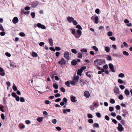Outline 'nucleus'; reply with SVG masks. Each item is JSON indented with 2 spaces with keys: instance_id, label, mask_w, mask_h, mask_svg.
<instances>
[{
  "instance_id": "obj_1",
  "label": "nucleus",
  "mask_w": 132,
  "mask_h": 132,
  "mask_svg": "<svg viewBox=\"0 0 132 132\" xmlns=\"http://www.w3.org/2000/svg\"><path fill=\"white\" fill-rule=\"evenodd\" d=\"M70 30L72 34L74 35L76 39L79 38H80L82 32L81 30L79 29H78L77 30V34L76 33L75 29L73 28H70Z\"/></svg>"
},
{
  "instance_id": "obj_2",
  "label": "nucleus",
  "mask_w": 132,
  "mask_h": 132,
  "mask_svg": "<svg viewBox=\"0 0 132 132\" xmlns=\"http://www.w3.org/2000/svg\"><path fill=\"white\" fill-rule=\"evenodd\" d=\"M103 63V60L99 59L95 60L94 61V63L96 66L97 65H100Z\"/></svg>"
},
{
  "instance_id": "obj_3",
  "label": "nucleus",
  "mask_w": 132,
  "mask_h": 132,
  "mask_svg": "<svg viewBox=\"0 0 132 132\" xmlns=\"http://www.w3.org/2000/svg\"><path fill=\"white\" fill-rule=\"evenodd\" d=\"M92 20L94 21L95 23L96 24L98 23V18L97 16H96L95 17L94 16H93L91 17Z\"/></svg>"
},
{
  "instance_id": "obj_4",
  "label": "nucleus",
  "mask_w": 132,
  "mask_h": 132,
  "mask_svg": "<svg viewBox=\"0 0 132 132\" xmlns=\"http://www.w3.org/2000/svg\"><path fill=\"white\" fill-rule=\"evenodd\" d=\"M65 63L66 61L63 58H62L61 60L58 62V63L61 65L65 64Z\"/></svg>"
},
{
  "instance_id": "obj_5",
  "label": "nucleus",
  "mask_w": 132,
  "mask_h": 132,
  "mask_svg": "<svg viewBox=\"0 0 132 132\" xmlns=\"http://www.w3.org/2000/svg\"><path fill=\"white\" fill-rule=\"evenodd\" d=\"M109 67L111 71L113 72H114L115 70L114 68L113 65L111 63L109 64Z\"/></svg>"
},
{
  "instance_id": "obj_6",
  "label": "nucleus",
  "mask_w": 132,
  "mask_h": 132,
  "mask_svg": "<svg viewBox=\"0 0 132 132\" xmlns=\"http://www.w3.org/2000/svg\"><path fill=\"white\" fill-rule=\"evenodd\" d=\"M85 96L87 98H88L90 96V94L88 91H86L84 93Z\"/></svg>"
},
{
  "instance_id": "obj_7",
  "label": "nucleus",
  "mask_w": 132,
  "mask_h": 132,
  "mask_svg": "<svg viewBox=\"0 0 132 132\" xmlns=\"http://www.w3.org/2000/svg\"><path fill=\"white\" fill-rule=\"evenodd\" d=\"M123 127H122L121 124L120 123H119L118 127V130L120 131H122L123 130Z\"/></svg>"
},
{
  "instance_id": "obj_8",
  "label": "nucleus",
  "mask_w": 132,
  "mask_h": 132,
  "mask_svg": "<svg viewBox=\"0 0 132 132\" xmlns=\"http://www.w3.org/2000/svg\"><path fill=\"white\" fill-rule=\"evenodd\" d=\"M79 82L82 86H83L86 84L85 80L83 79H81Z\"/></svg>"
},
{
  "instance_id": "obj_9",
  "label": "nucleus",
  "mask_w": 132,
  "mask_h": 132,
  "mask_svg": "<svg viewBox=\"0 0 132 132\" xmlns=\"http://www.w3.org/2000/svg\"><path fill=\"white\" fill-rule=\"evenodd\" d=\"M69 53L68 52H65L64 54V57L65 59L69 60Z\"/></svg>"
},
{
  "instance_id": "obj_10",
  "label": "nucleus",
  "mask_w": 132,
  "mask_h": 132,
  "mask_svg": "<svg viewBox=\"0 0 132 132\" xmlns=\"http://www.w3.org/2000/svg\"><path fill=\"white\" fill-rule=\"evenodd\" d=\"M114 92L116 94H118L119 93V89L118 87L115 86L114 89Z\"/></svg>"
},
{
  "instance_id": "obj_11",
  "label": "nucleus",
  "mask_w": 132,
  "mask_h": 132,
  "mask_svg": "<svg viewBox=\"0 0 132 132\" xmlns=\"http://www.w3.org/2000/svg\"><path fill=\"white\" fill-rule=\"evenodd\" d=\"M38 3L39 2L38 1H35L31 4V6L32 7H35L37 6Z\"/></svg>"
},
{
  "instance_id": "obj_12",
  "label": "nucleus",
  "mask_w": 132,
  "mask_h": 132,
  "mask_svg": "<svg viewBox=\"0 0 132 132\" xmlns=\"http://www.w3.org/2000/svg\"><path fill=\"white\" fill-rule=\"evenodd\" d=\"M19 20L18 18L16 17H15L13 18L12 21L13 23L14 24H16L18 22Z\"/></svg>"
},
{
  "instance_id": "obj_13",
  "label": "nucleus",
  "mask_w": 132,
  "mask_h": 132,
  "mask_svg": "<svg viewBox=\"0 0 132 132\" xmlns=\"http://www.w3.org/2000/svg\"><path fill=\"white\" fill-rule=\"evenodd\" d=\"M67 20L68 21L71 23L73 21L74 19L72 17H71L70 16H68L67 18Z\"/></svg>"
},
{
  "instance_id": "obj_14",
  "label": "nucleus",
  "mask_w": 132,
  "mask_h": 132,
  "mask_svg": "<svg viewBox=\"0 0 132 132\" xmlns=\"http://www.w3.org/2000/svg\"><path fill=\"white\" fill-rule=\"evenodd\" d=\"M124 93L126 96H128L129 95L130 92L129 90L127 89H126L124 91Z\"/></svg>"
},
{
  "instance_id": "obj_15",
  "label": "nucleus",
  "mask_w": 132,
  "mask_h": 132,
  "mask_svg": "<svg viewBox=\"0 0 132 132\" xmlns=\"http://www.w3.org/2000/svg\"><path fill=\"white\" fill-rule=\"evenodd\" d=\"M50 45L52 46H53V40L51 38H49L48 39Z\"/></svg>"
},
{
  "instance_id": "obj_16",
  "label": "nucleus",
  "mask_w": 132,
  "mask_h": 132,
  "mask_svg": "<svg viewBox=\"0 0 132 132\" xmlns=\"http://www.w3.org/2000/svg\"><path fill=\"white\" fill-rule=\"evenodd\" d=\"M63 113L64 114L66 113L67 112H70L71 111V110L70 109H62Z\"/></svg>"
},
{
  "instance_id": "obj_17",
  "label": "nucleus",
  "mask_w": 132,
  "mask_h": 132,
  "mask_svg": "<svg viewBox=\"0 0 132 132\" xmlns=\"http://www.w3.org/2000/svg\"><path fill=\"white\" fill-rule=\"evenodd\" d=\"M70 98L72 102H76V101L75 100L76 97H75L74 96H71Z\"/></svg>"
},
{
  "instance_id": "obj_18",
  "label": "nucleus",
  "mask_w": 132,
  "mask_h": 132,
  "mask_svg": "<svg viewBox=\"0 0 132 132\" xmlns=\"http://www.w3.org/2000/svg\"><path fill=\"white\" fill-rule=\"evenodd\" d=\"M79 76H78L77 75L76 77L75 76H74L73 77V79L74 80L76 81L77 83L78 82V79H79Z\"/></svg>"
},
{
  "instance_id": "obj_19",
  "label": "nucleus",
  "mask_w": 132,
  "mask_h": 132,
  "mask_svg": "<svg viewBox=\"0 0 132 132\" xmlns=\"http://www.w3.org/2000/svg\"><path fill=\"white\" fill-rule=\"evenodd\" d=\"M77 82L73 79L71 81H70V84H71L73 86H74L77 84Z\"/></svg>"
},
{
  "instance_id": "obj_20",
  "label": "nucleus",
  "mask_w": 132,
  "mask_h": 132,
  "mask_svg": "<svg viewBox=\"0 0 132 132\" xmlns=\"http://www.w3.org/2000/svg\"><path fill=\"white\" fill-rule=\"evenodd\" d=\"M71 63L72 65H75L77 64V61L76 60H73L71 61Z\"/></svg>"
},
{
  "instance_id": "obj_21",
  "label": "nucleus",
  "mask_w": 132,
  "mask_h": 132,
  "mask_svg": "<svg viewBox=\"0 0 132 132\" xmlns=\"http://www.w3.org/2000/svg\"><path fill=\"white\" fill-rule=\"evenodd\" d=\"M82 72L81 71L80 69H78L77 71V74L78 75L81 76L82 75L81 73Z\"/></svg>"
},
{
  "instance_id": "obj_22",
  "label": "nucleus",
  "mask_w": 132,
  "mask_h": 132,
  "mask_svg": "<svg viewBox=\"0 0 132 132\" xmlns=\"http://www.w3.org/2000/svg\"><path fill=\"white\" fill-rule=\"evenodd\" d=\"M118 82L120 84H123V85H125V82H123L122 80L120 79H119L118 80Z\"/></svg>"
},
{
  "instance_id": "obj_23",
  "label": "nucleus",
  "mask_w": 132,
  "mask_h": 132,
  "mask_svg": "<svg viewBox=\"0 0 132 132\" xmlns=\"http://www.w3.org/2000/svg\"><path fill=\"white\" fill-rule=\"evenodd\" d=\"M105 50L107 52L109 53L110 52V48L108 46L106 47L105 48Z\"/></svg>"
},
{
  "instance_id": "obj_24",
  "label": "nucleus",
  "mask_w": 132,
  "mask_h": 132,
  "mask_svg": "<svg viewBox=\"0 0 132 132\" xmlns=\"http://www.w3.org/2000/svg\"><path fill=\"white\" fill-rule=\"evenodd\" d=\"M91 72L90 71L87 72L86 73V75L88 77L90 78L91 77Z\"/></svg>"
},
{
  "instance_id": "obj_25",
  "label": "nucleus",
  "mask_w": 132,
  "mask_h": 132,
  "mask_svg": "<svg viewBox=\"0 0 132 132\" xmlns=\"http://www.w3.org/2000/svg\"><path fill=\"white\" fill-rule=\"evenodd\" d=\"M43 119V117H39L37 118V120L39 122H40L42 121Z\"/></svg>"
},
{
  "instance_id": "obj_26",
  "label": "nucleus",
  "mask_w": 132,
  "mask_h": 132,
  "mask_svg": "<svg viewBox=\"0 0 132 132\" xmlns=\"http://www.w3.org/2000/svg\"><path fill=\"white\" fill-rule=\"evenodd\" d=\"M53 86L54 88L56 89H57L58 88V85L55 83H54L53 84Z\"/></svg>"
},
{
  "instance_id": "obj_27",
  "label": "nucleus",
  "mask_w": 132,
  "mask_h": 132,
  "mask_svg": "<svg viewBox=\"0 0 132 132\" xmlns=\"http://www.w3.org/2000/svg\"><path fill=\"white\" fill-rule=\"evenodd\" d=\"M32 56L33 57H36L37 56V54L35 52H33L31 54Z\"/></svg>"
},
{
  "instance_id": "obj_28",
  "label": "nucleus",
  "mask_w": 132,
  "mask_h": 132,
  "mask_svg": "<svg viewBox=\"0 0 132 132\" xmlns=\"http://www.w3.org/2000/svg\"><path fill=\"white\" fill-rule=\"evenodd\" d=\"M13 86L12 87L13 89V90L14 91H16L17 90V88L16 87L15 85V84L14 83L13 84Z\"/></svg>"
},
{
  "instance_id": "obj_29",
  "label": "nucleus",
  "mask_w": 132,
  "mask_h": 132,
  "mask_svg": "<svg viewBox=\"0 0 132 132\" xmlns=\"http://www.w3.org/2000/svg\"><path fill=\"white\" fill-rule=\"evenodd\" d=\"M93 126L94 127L99 128V125L97 123H94L93 124Z\"/></svg>"
},
{
  "instance_id": "obj_30",
  "label": "nucleus",
  "mask_w": 132,
  "mask_h": 132,
  "mask_svg": "<svg viewBox=\"0 0 132 132\" xmlns=\"http://www.w3.org/2000/svg\"><path fill=\"white\" fill-rule=\"evenodd\" d=\"M118 76L120 77L123 78L125 77V75L123 73H121L119 74Z\"/></svg>"
},
{
  "instance_id": "obj_31",
  "label": "nucleus",
  "mask_w": 132,
  "mask_h": 132,
  "mask_svg": "<svg viewBox=\"0 0 132 132\" xmlns=\"http://www.w3.org/2000/svg\"><path fill=\"white\" fill-rule=\"evenodd\" d=\"M76 28H77L79 29H78L79 30L80 29L82 30V28L81 27V26L79 24H78L76 26Z\"/></svg>"
},
{
  "instance_id": "obj_32",
  "label": "nucleus",
  "mask_w": 132,
  "mask_h": 132,
  "mask_svg": "<svg viewBox=\"0 0 132 132\" xmlns=\"http://www.w3.org/2000/svg\"><path fill=\"white\" fill-rule=\"evenodd\" d=\"M87 117L89 118H93V116L91 114L89 113L87 114Z\"/></svg>"
},
{
  "instance_id": "obj_33",
  "label": "nucleus",
  "mask_w": 132,
  "mask_h": 132,
  "mask_svg": "<svg viewBox=\"0 0 132 132\" xmlns=\"http://www.w3.org/2000/svg\"><path fill=\"white\" fill-rule=\"evenodd\" d=\"M78 56L79 58L81 59L82 57V54L80 53H79L78 54Z\"/></svg>"
},
{
  "instance_id": "obj_34",
  "label": "nucleus",
  "mask_w": 132,
  "mask_h": 132,
  "mask_svg": "<svg viewBox=\"0 0 132 132\" xmlns=\"http://www.w3.org/2000/svg\"><path fill=\"white\" fill-rule=\"evenodd\" d=\"M92 48L96 52L98 51V48L95 46H93Z\"/></svg>"
},
{
  "instance_id": "obj_35",
  "label": "nucleus",
  "mask_w": 132,
  "mask_h": 132,
  "mask_svg": "<svg viewBox=\"0 0 132 132\" xmlns=\"http://www.w3.org/2000/svg\"><path fill=\"white\" fill-rule=\"evenodd\" d=\"M40 24V25L41 26L40 28L42 29H46V27L44 25L42 24Z\"/></svg>"
},
{
  "instance_id": "obj_36",
  "label": "nucleus",
  "mask_w": 132,
  "mask_h": 132,
  "mask_svg": "<svg viewBox=\"0 0 132 132\" xmlns=\"http://www.w3.org/2000/svg\"><path fill=\"white\" fill-rule=\"evenodd\" d=\"M106 59L108 61H111V60L112 58L110 56L108 55L107 56Z\"/></svg>"
},
{
  "instance_id": "obj_37",
  "label": "nucleus",
  "mask_w": 132,
  "mask_h": 132,
  "mask_svg": "<svg viewBox=\"0 0 132 132\" xmlns=\"http://www.w3.org/2000/svg\"><path fill=\"white\" fill-rule=\"evenodd\" d=\"M123 54L126 56H128L129 55L128 53L125 51H124L123 52Z\"/></svg>"
},
{
  "instance_id": "obj_38",
  "label": "nucleus",
  "mask_w": 132,
  "mask_h": 132,
  "mask_svg": "<svg viewBox=\"0 0 132 132\" xmlns=\"http://www.w3.org/2000/svg\"><path fill=\"white\" fill-rule=\"evenodd\" d=\"M70 82L68 81H67V82H65V84L68 87H70Z\"/></svg>"
},
{
  "instance_id": "obj_39",
  "label": "nucleus",
  "mask_w": 132,
  "mask_h": 132,
  "mask_svg": "<svg viewBox=\"0 0 132 132\" xmlns=\"http://www.w3.org/2000/svg\"><path fill=\"white\" fill-rule=\"evenodd\" d=\"M123 96L122 95H120L118 97V98L120 100H122L123 99Z\"/></svg>"
},
{
  "instance_id": "obj_40",
  "label": "nucleus",
  "mask_w": 132,
  "mask_h": 132,
  "mask_svg": "<svg viewBox=\"0 0 132 132\" xmlns=\"http://www.w3.org/2000/svg\"><path fill=\"white\" fill-rule=\"evenodd\" d=\"M71 51L72 53L74 54H76L77 53V52L76 50L74 49H72L71 50Z\"/></svg>"
},
{
  "instance_id": "obj_41",
  "label": "nucleus",
  "mask_w": 132,
  "mask_h": 132,
  "mask_svg": "<svg viewBox=\"0 0 132 132\" xmlns=\"http://www.w3.org/2000/svg\"><path fill=\"white\" fill-rule=\"evenodd\" d=\"M86 68V66H84L82 67L80 69V70L81 71L83 72V71L85 70Z\"/></svg>"
},
{
  "instance_id": "obj_42",
  "label": "nucleus",
  "mask_w": 132,
  "mask_h": 132,
  "mask_svg": "<svg viewBox=\"0 0 132 132\" xmlns=\"http://www.w3.org/2000/svg\"><path fill=\"white\" fill-rule=\"evenodd\" d=\"M112 33L111 31H109L108 32L107 35L109 36H110L112 35Z\"/></svg>"
},
{
  "instance_id": "obj_43",
  "label": "nucleus",
  "mask_w": 132,
  "mask_h": 132,
  "mask_svg": "<svg viewBox=\"0 0 132 132\" xmlns=\"http://www.w3.org/2000/svg\"><path fill=\"white\" fill-rule=\"evenodd\" d=\"M19 35L21 37H24L25 36V34L23 32H21L19 33Z\"/></svg>"
},
{
  "instance_id": "obj_44",
  "label": "nucleus",
  "mask_w": 132,
  "mask_h": 132,
  "mask_svg": "<svg viewBox=\"0 0 132 132\" xmlns=\"http://www.w3.org/2000/svg\"><path fill=\"white\" fill-rule=\"evenodd\" d=\"M119 87L120 88H121V89L122 90L123 89L125 88V86L122 85H119Z\"/></svg>"
},
{
  "instance_id": "obj_45",
  "label": "nucleus",
  "mask_w": 132,
  "mask_h": 132,
  "mask_svg": "<svg viewBox=\"0 0 132 132\" xmlns=\"http://www.w3.org/2000/svg\"><path fill=\"white\" fill-rule=\"evenodd\" d=\"M113 55L116 57H121V55L120 54H113Z\"/></svg>"
},
{
  "instance_id": "obj_46",
  "label": "nucleus",
  "mask_w": 132,
  "mask_h": 132,
  "mask_svg": "<svg viewBox=\"0 0 132 132\" xmlns=\"http://www.w3.org/2000/svg\"><path fill=\"white\" fill-rule=\"evenodd\" d=\"M110 102L111 103L113 104L115 103V101L114 99H112L110 100Z\"/></svg>"
},
{
  "instance_id": "obj_47",
  "label": "nucleus",
  "mask_w": 132,
  "mask_h": 132,
  "mask_svg": "<svg viewBox=\"0 0 132 132\" xmlns=\"http://www.w3.org/2000/svg\"><path fill=\"white\" fill-rule=\"evenodd\" d=\"M60 90L62 92L64 93L65 90V89L63 87H61L60 88Z\"/></svg>"
},
{
  "instance_id": "obj_48",
  "label": "nucleus",
  "mask_w": 132,
  "mask_h": 132,
  "mask_svg": "<svg viewBox=\"0 0 132 132\" xmlns=\"http://www.w3.org/2000/svg\"><path fill=\"white\" fill-rule=\"evenodd\" d=\"M31 15L32 16V18H34L35 17V13L34 12H32L31 13Z\"/></svg>"
},
{
  "instance_id": "obj_49",
  "label": "nucleus",
  "mask_w": 132,
  "mask_h": 132,
  "mask_svg": "<svg viewBox=\"0 0 132 132\" xmlns=\"http://www.w3.org/2000/svg\"><path fill=\"white\" fill-rule=\"evenodd\" d=\"M116 118L119 120H120L121 119V117L120 116L118 115L117 116Z\"/></svg>"
},
{
  "instance_id": "obj_50",
  "label": "nucleus",
  "mask_w": 132,
  "mask_h": 132,
  "mask_svg": "<svg viewBox=\"0 0 132 132\" xmlns=\"http://www.w3.org/2000/svg\"><path fill=\"white\" fill-rule=\"evenodd\" d=\"M93 120L92 119H90L88 120V122L90 123H92L93 122Z\"/></svg>"
},
{
  "instance_id": "obj_51",
  "label": "nucleus",
  "mask_w": 132,
  "mask_h": 132,
  "mask_svg": "<svg viewBox=\"0 0 132 132\" xmlns=\"http://www.w3.org/2000/svg\"><path fill=\"white\" fill-rule=\"evenodd\" d=\"M0 30L3 31L4 30L2 25L1 24H0Z\"/></svg>"
},
{
  "instance_id": "obj_52",
  "label": "nucleus",
  "mask_w": 132,
  "mask_h": 132,
  "mask_svg": "<svg viewBox=\"0 0 132 132\" xmlns=\"http://www.w3.org/2000/svg\"><path fill=\"white\" fill-rule=\"evenodd\" d=\"M113 109H114V108L110 106L109 108V110L110 112H112V111H113Z\"/></svg>"
},
{
  "instance_id": "obj_53",
  "label": "nucleus",
  "mask_w": 132,
  "mask_h": 132,
  "mask_svg": "<svg viewBox=\"0 0 132 132\" xmlns=\"http://www.w3.org/2000/svg\"><path fill=\"white\" fill-rule=\"evenodd\" d=\"M103 68L105 69H107L108 68V66L107 64H105L103 67Z\"/></svg>"
},
{
  "instance_id": "obj_54",
  "label": "nucleus",
  "mask_w": 132,
  "mask_h": 132,
  "mask_svg": "<svg viewBox=\"0 0 132 132\" xmlns=\"http://www.w3.org/2000/svg\"><path fill=\"white\" fill-rule=\"evenodd\" d=\"M12 95L14 97H15L17 96L16 94L15 93L13 92L12 93Z\"/></svg>"
},
{
  "instance_id": "obj_55",
  "label": "nucleus",
  "mask_w": 132,
  "mask_h": 132,
  "mask_svg": "<svg viewBox=\"0 0 132 132\" xmlns=\"http://www.w3.org/2000/svg\"><path fill=\"white\" fill-rule=\"evenodd\" d=\"M43 114L45 116H47L48 114L47 112L45 111H44L43 112Z\"/></svg>"
},
{
  "instance_id": "obj_56",
  "label": "nucleus",
  "mask_w": 132,
  "mask_h": 132,
  "mask_svg": "<svg viewBox=\"0 0 132 132\" xmlns=\"http://www.w3.org/2000/svg\"><path fill=\"white\" fill-rule=\"evenodd\" d=\"M20 101L22 102H24L25 100L23 97H21L20 98Z\"/></svg>"
},
{
  "instance_id": "obj_57",
  "label": "nucleus",
  "mask_w": 132,
  "mask_h": 132,
  "mask_svg": "<svg viewBox=\"0 0 132 132\" xmlns=\"http://www.w3.org/2000/svg\"><path fill=\"white\" fill-rule=\"evenodd\" d=\"M61 50V48L59 47H56L55 48V50L59 51Z\"/></svg>"
},
{
  "instance_id": "obj_58",
  "label": "nucleus",
  "mask_w": 132,
  "mask_h": 132,
  "mask_svg": "<svg viewBox=\"0 0 132 132\" xmlns=\"http://www.w3.org/2000/svg\"><path fill=\"white\" fill-rule=\"evenodd\" d=\"M1 118L3 120H4L5 119V116L4 114L3 113H2L1 114Z\"/></svg>"
},
{
  "instance_id": "obj_59",
  "label": "nucleus",
  "mask_w": 132,
  "mask_h": 132,
  "mask_svg": "<svg viewBox=\"0 0 132 132\" xmlns=\"http://www.w3.org/2000/svg\"><path fill=\"white\" fill-rule=\"evenodd\" d=\"M105 119L107 121L109 120L110 119V118L109 117H108V116H105Z\"/></svg>"
},
{
  "instance_id": "obj_60",
  "label": "nucleus",
  "mask_w": 132,
  "mask_h": 132,
  "mask_svg": "<svg viewBox=\"0 0 132 132\" xmlns=\"http://www.w3.org/2000/svg\"><path fill=\"white\" fill-rule=\"evenodd\" d=\"M63 101L64 103H67V99L65 97H64L63 98Z\"/></svg>"
},
{
  "instance_id": "obj_61",
  "label": "nucleus",
  "mask_w": 132,
  "mask_h": 132,
  "mask_svg": "<svg viewBox=\"0 0 132 132\" xmlns=\"http://www.w3.org/2000/svg\"><path fill=\"white\" fill-rule=\"evenodd\" d=\"M111 119L112 120V122H113L114 124H116L117 123V122L116 120L113 119L112 118Z\"/></svg>"
},
{
  "instance_id": "obj_62",
  "label": "nucleus",
  "mask_w": 132,
  "mask_h": 132,
  "mask_svg": "<svg viewBox=\"0 0 132 132\" xmlns=\"http://www.w3.org/2000/svg\"><path fill=\"white\" fill-rule=\"evenodd\" d=\"M61 96V95L59 93H57V94L55 95V97H57Z\"/></svg>"
},
{
  "instance_id": "obj_63",
  "label": "nucleus",
  "mask_w": 132,
  "mask_h": 132,
  "mask_svg": "<svg viewBox=\"0 0 132 132\" xmlns=\"http://www.w3.org/2000/svg\"><path fill=\"white\" fill-rule=\"evenodd\" d=\"M100 11L99 9H97L95 10V12L97 14H98L99 13Z\"/></svg>"
},
{
  "instance_id": "obj_64",
  "label": "nucleus",
  "mask_w": 132,
  "mask_h": 132,
  "mask_svg": "<svg viewBox=\"0 0 132 132\" xmlns=\"http://www.w3.org/2000/svg\"><path fill=\"white\" fill-rule=\"evenodd\" d=\"M61 99L60 98H57V99H56L55 100V101L56 102H59L60 101H61Z\"/></svg>"
}]
</instances>
